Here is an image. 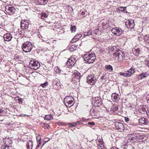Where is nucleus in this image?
I'll list each match as a JSON object with an SVG mask.
<instances>
[{
	"mask_svg": "<svg viewBox=\"0 0 149 149\" xmlns=\"http://www.w3.org/2000/svg\"><path fill=\"white\" fill-rule=\"evenodd\" d=\"M142 135L138 134H129L127 138L128 139L127 141L128 142L133 143L136 142V141H141V139Z\"/></svg>",
	"mask_w": 149,
	"mask_h": 149,
	"instance_id": "obj_1",
	"label": "nucleus"
},
{
	"mask_svg": "<svg viewBox=\"0 0 149 149\" xmlns=\"http://www.w3.org/2000/svg\"><path fill=\"white\" fill-rule=\"evenodd\" d=\"M83 57L84 61L89 64L93 63L96 58L94 53L86 54L84 55Z\"/></svg>",
	"mask_w": 149,
	"mask_h": 149,
	"instance_id": "obj_2",
	"label": "nucleus"
},
{
	"mask_svg": "<svg viewBox=\"0 0 149 149\" xmlns=\"http://www.w3.org/2000/svg\"><path fill=\"white\" fill-rule=\"evenodd\" d=\"M33 48L31 43L29 41H26L23 44L22 48L24 52H29L31 51Z\"/></svg>",
	"mask_w": 149,
	"mask_h": 149,
	"instance_id": "obj_3",
	"label": "nucleus"
},
{
	"mask_svg": "<svg viewBox=\"0 0 149 149\" xmlns=\"http://www.w3.org/2000/svg\"><path fill=\"white\" fill-rule=\"evenodd\" d=\"M92 104L95 107H99L102 104V101L99 97H93L92 99Z\"/></svg>",
	"mask_w": 149,
	"mask_h": 149,
	"instance_id": "obj_4",
	"label": "nucleus"
},
{
	"mask_svg": "<svg viewBox=\"0 0 149 149\" xmlns=\"http://www.w3.org/2000/svg\"><path fill=\"white\" fill-rule=\"evenodd\" d=\"M40 66V64L37 61L32 60L30 62L29 67L31 69L36 70L38 69Z\"/></svg>",
	"mask_w": 149,
	"mask_h": 149,
	"instance_id": "obj_5",
	"label": "nucleus"
},
{
	"mask_svg": "<svg viewBox=\"0 0 149 149\" xmlns=\"http://www.w3.org/2000/svg\"><path fill=\"white\" fill-rule=\"evenodd\" d=\"M86 79L87 83L91 85L94 84L97 81V77L94 74L88 75Z\"/></svg>",
	"mask_w": 149,
	"mask_h": 149,
	"instance_id": "obj_6",
	"label": "nucleus"
},
{
	"mask_svg": "<svg viewBox=\"0 0 149 149\" xmlns=\"http://www.w3.org/2000/svg\"><path fill=\"white\" fill-rule=\"evenodd\" d=\"M115 58L118 57V59L119 61H122L125 59V54L122 50H118L117 54L114 56Z\"/></svg>",
	"mask_w": 149,
	"mask_h": 149,
	"instance_id": "obj_7",
	"label": "nucleus"
},
{
	"mask_svg": "<svg viewBox=\"0 0 149 149\" xmlns=\"http://www.w3.org/2000/svg\"><path fill=\"white\" fill-rule=\"evenodd\" d=\"M125 25L128 29H132L134 28L135 26L134 21L132 19L127 20L125 22Z\"/></svg>",
	"mask_w": 149,
	"mask_h": 149,
	"instance_id": "obj_8",
	"label": "nucleus"
},
{
	"mask_svg": "<svg viewBox=\"0 0 149 149\" xmlns=\"http://www.w3.org/2000/svg\"><path fill=\"white\" fill-rule=\"evenodd\" d=\"M116 129L120 132H122L125 129L123 123L116 122L115 124Z\"/></svg>",
	"mask_w": 149,
	"mask_h": 149,
	"instance_id": "obj_9",
	"label": "nucleus"
},
{
	"mask_svg": "<svg viewBox=\"0 0 149 149\" xmlns=\"http://www.w3.org/2000/svg\"><path fill=\"white\" fill-rule=\"evenodd\" d=\"M111 31L114 35L116 36H118L121 34L122 30L120 28L115 27L113 28L111 30Z\"/></svg>",
	"mask_w": 149,
	"mask_h": 149,
	"instance_id": "obj_10",
	"label": "nucleus"
},
{
	"mask_svg": "<svg viewBox=\"0 0 149 149\" xmlns=\"http://www.w3.org/2000/svg\"><path fill=\"white\" fill-rule=\"evenodd\" d=\"M80 74L78 71H74V72H73L72 75V79L74 81H79L80 78Z\"/></svg>",
	"mask_w": 149,
	"mask_h": 149,
	"instance_id": "obj_11",
	"label": "nucleus"
},
{
	"mask_svg": "<svg viewBox=\"0 0 149 149\" xmlns=\"http://www.w3.org/2000/svg\"><path fill=\"white\" fill-rule=\"evenodd\" d=\"M6 11L9 15H11L14 13L15 8L11 5H7L5 7Z\"/></svg>",
	"mask_w": 149,
	"mask_h": 149,
	"instance_id": "obj_12",
	"label": "nucleus"
},
{
	"mask_svg": "<svg viewBox=\"0 0 149 149\" xmlns=\"http://www.w3.org/2000/svg\"><path fill=\"white\" fill-rule=\"evenodd\" d=\"M76 60L74 57L69 59L66 63V65L68 67L70 66H74L76 63Z\"/></svg>",
	"mask_w": 149,
	"mask_h": 149,
	"instance_id": "obj_13",
	"label": "nucleus"
},
{
	"mask_svg": "<svg viewBox=\"0 0 149 149\" xmlns=\"http://www.w3.org/2000/svg\"><path fill=\"white\" fill-rule=\"evenodd\" d=\"M118 50H120L119 49V47L118 46H114L111 47L109 49V51L110 52H111V54H113V56L114 57L117 54Z\"/></svg>",
	"mask_w": 149,
	"mask_h": 149,
	"instance_id": "obj_14",
	"label": "nucleus"
},
{
	"mask_svg": "<svg viewBox=\"0 0 149 149\" xmlns=\"http://www.w3.org/2000/svg\"><path fill=\"white\" fill-rule=\"evenodd\" d=\"M138 122L140 125H146L148 123V119L144 117L140 118L138 120Z\"/></svg>",
	"mask_w": 149,
	"mask_h": 149,
	"instance_id": "obj_15",
	"label": "nucleus"
},
{
	"mask_svg": "<svg viewBox=\"0 0 149 149\" xmlns=\"http://www.w3.org/2000/svg\"><path fill=\"white\" fill-rule=\"evenodd\" d=\"M111 97L112 100L115 102H117L119 100V95L116 93H112Z\"/></svg>",
	"mask_w": 149,
	"mask_h": 149,
	"instance_id": "obj_16",
	"label": "nucleus"
},
{
	"mask_svg": "<svg viewBox=\"0 0 149 149\" xmlns=\"http://www.w3.org/2000/svg\"><path fill=\"white\" fill-rule=\"evenodd\" d=\"M3 38L5 41H9L11 40L12 36L10 33H7L4 35Z\"/></svg>",
	"mask_w": 149,
	"mask_h": 149,
	"instance_id": "obj_17",
	"label": "nucleus"
},
{
	"mask_svg": "<svg viewBox=\"0 0 149 149\" xmlns=\"http://www.w3.org/2000/svg\"><path fill=\"white\" fill-rule=\"evenodd\" d=\"M60 82L59 80L58 79H56L54 80L53 82V84L54 86V87L56 89L58 88V87L60 86Z\"/></svg>",
	"mask_w": 149,
	"mask_h": 149,
	"instance_id": "obj_18",
	"label": "nucleus"
},
{
	"mask_svg": "<svg viewBox=\"0 0 149 149\" xmlns=\"http://www.w3.org/2000/svg\"><path fill=\"white\" fill-rule=\"evenodd\" d=\"M149 75L147 72H142L140 74L138 75V78L139 79H142L143 78L146 77Z\"/></svg>",
	"mask_w": 149,
	"mask_h": 149,
	"instance_id": "obj_19",
	"label": "nucleus"
},
{
	"mask_svg": "<svg viewBox=\"0 0 149 149\" xmlns=\"http://www.w3.org/2000/svg\"><path fill=\"white\" fill-rule=\"evenodd\" d=\"M64 104L66 107H70L74 103V100H72L69 102H64Z\"/></svg>",
	"mask_w": 149,
	"mask_h": 149,
	"instance_id": "obj_20",
	"label": "nucleus"
},
{
	"mask_svg": "<svg viewBox=\"0 0 149 149\" xmlns=\"http://www.w3.org/2000/svg\"><path fill=\"white\" fill-rule=\"evenodd\" d=\"M81 36V35L80 34H77L72 40L71 42H76L77 40H79Z\"/></svg>",
	"mask_w": 149,
	"mask_h": 149,
	"instance_id": "obj_21",
	"label": "nucleus"
},
{
	"mask_svg": "<svg viewBox=\"0 0 149 149\" xmlns=\"http://www.w3.org/2000/svg\"><path fill=\"white\" fill-rule=\"evenodd\" d=\"M98 113L97 111L93 109H91L90 110V114L92 116H96Z\"/></svg>",
	"mask_w": 149,
	"mask_h": 149,
	"instance_id": "obj_22",
	"label": "nucleus"
},
{
	"mask_svg": "<svg viewBox=\"0 0 149 149\" xmlns=\"http://www.w3.org/2000/svg\"><path fill=\"white\" fill-rule=\"evenodd\" d=\"M36 140L37 142L39 143L36 148H38L40 146L41 142V137L38 134L36 136Z\"/></svg>",
	"mask_w": 149,
	"mask_h": 149,
	"instance_id": "obj_23",
	"label": "nucleus"
},
{
	"mask_svg": "<svg viewBox=\"0 0 149 149\" xmlns=\"http://www.w3.org/2000/svg\"><path fill=\"white\" fill-rule=\"evenodd\" d=\"M127 7H120L119 8H117L116 9V10L118 12H119V11H123V12L124 13H127V11L126 10V8Z\"/></svg>",
	"mask_w": 149,
	"mask_h": 149,
	"instance_id": "obj_24",
	"label": "nucleus"
},
{
	"mask_svg": "<svg viewBox=\"0 0 149 149\" xmlns=\"http://www.w3.org/2000/svg\"><path fill=\"white\" fill-rule=\"evenodd\" d=\"M74 100V99L72 96H67L64 99V102H67L72 101Z\"/></svg>",
	"mask_w": 149,
	"mask_h": 149,
	"instance_id": "obj_25",
	"label": "nucleus"
},
{
	"mask_svg": "<svg viewBox=\"0 0 149 149\" xmlns=\"http://www.w3.org/2000/svg\"><path fill=\"white\" fill-rule=\"evenodd\" d=\"M126 72L128 73V74H130V76L134 73V69L132 67H131Z\"/></svg>",
	"mask_w": 149,
	"mask_h": 149,
	"instance_id": "obj_26",
	"label": "nucleus"
},
{
	"mask_svg": "<svg viewBox=\"0 0 149 149\" xmlns=\"http://www.w3.org/2000/svg\"><path fill=\"white\" fill-rule=\"evenodd\" d=\"M132 52L134 55L137 56L140 53V50L139 48L134 49L132 50Z\"/></svg>",
	"mask_w": 149,
	"mask_h": 149,
	"instance_id": "obj_27",
	"label": "nucleus"
},
{
	"mask_svg": "<svg viewBox=\"0 0 149 149\" xmlns=\"http://www.w3.org/2000/svg\"><path fill=\"white\" fill-rule=\"evenodd\" d=\"M33 146V143L31 141H29L26 144V146L28 149H29L31 147L32 148Z\"/></svg>",
	"mask_w": 149,
	"mask_h": 149,
	"instance_id": "obj_28",
	"label": "nucleus"
},
{
	"mask_svg": "<svg viewBox=\"0 0 149 149\" xmlns=\"http://www.w3.org/2000/svg\"><path fill=\"white\" fill-rule=\"evenodd\" d=\"M111 104V102L108 100H107L106 101L105 103L103 106L106 108H109L110 107V105Z\"/></svg>",
	"mask_w": 149,
	"mask_h": 149,
	"instance_id": "obj_29",
	"label": "nucleus"
},
{
	"mask_svg": "<svg viewBox=\"0 0 149 149\" xmlns=\"http://www.w3.org/2000/svg\"><path fill=\"white\" fill-rule=\"evenodd\" d=\"M25 23H27V21L24 20H22L21 22V27L22 29H24Z\"/></svg>",
	"mask_w": 149,
	"mask_h": 149,
	"instance_id": "obj_30",
	"label": "nucleus"
},
{
	"mask_svg": "<svg viewBox=\"0 0 149 149\" xmlns=\"http://www.w3.org/2000/svg\"><path fill=\"white\" fill-rule=\"evenodd\" d=\"M105 68L107 70H109V72H111L113 70L112 67L110 65H106Z\"/></svg>",
	"mask_w": 149,
	"mask_h": 149,
	"instance_id": "obj_31",
	"label": "nucleus"
},
{
	"mask_svg": "<svg viewBox=\"0 0 149 149\" xmlns=\"http://www.w3.org/2000/svg\"><path fill=\"white\" fill-rule=\"evenodd\" d=\"M53 118L52 116L51 115H47L45 116V120H52Z\"/></svg>",
	"mask_w": 149,
	"mask_h": 149,
	"instance_id": "obj_32",
	"label": "nucleus"
},
{
	"mask_svg": "<svg viewBox=\"0 0 149 149\" xmlns=\"http://www.w3.org/2000/svg\"><path fill=\"white\" fill-rule=\"evenodd\" d=\"M77 47V45H73L70 47V49L71 51H73L74 50H76Z\"/></svg>",
	"mask_w": 149,
	"mask_h": 149,
	"instance_id": "obj_33",
	"label": "nucleus"
},
{
	"mask_svg": "<svg viewBox=\"0 0 149 149\" xmlns=\"http://www.w3.org/2000/svg\"><path fill=\"white\" fill-rule=\"evenodd\" d=\"M120 74L121 75L125 77H130V74H128V73H127L126 72L125 73L122 72H120Z\"/></svg>",
	"mask_w": 149,
	"mask_h": 149,
	"instance_id": "obj_34",
	"label": "nucleus"
},
{
	"mask_svg": "<svg viewBox=\"0 0 149 149\" xmlns=\"http://www.w3.org/2000/svg\"><path fill=\"white\" fill-rule=\"evenodd\" d=\"M147 137L144 135H142L141 141H145L147 140Z\"/></svg>",
	"mask_w": 149,
	"mask_h": 149,
	"instance_id": "obj_35",
	"label": "nucleus"
},
{
	"mask_svg": "<svg viewBox=\"0 0 149 149\" xmlns=\"http://www.w3.org/2000/svg\"><path fill=\"white\" fill-rule=\"evenodd\" d=\"M98 146V148L99 149H103L104 148V145L101 143H99V144H97Z\"/></svg>",
	"mask_w": 149,
	"mask_h": 149,
	"instance_id": "obj_36",
	"label": "nucleus"
},
{
	"mask_svg": "<svg viewBox=\"0 0 149 149\" xmlns=\"http://www.w3.org/2000/svg\"><path fill=\"white\" fill-rule=\"evenodd\" d=\"M47 16L48 15L46 13H44L41 15L40 17L42 19H44L45 18L47 17Z\"/></svg>",
	"mask_w": 149,
	"mask_h": 149,
	"instance_id": "obj_37",
	"label": "nucleus"
},
{
	"mask_svg": "<svg viewBox=\"0 0 149 149\" xmlns=\"http://www.w3.org/2000/svg\"><path fill=\"white\" fill-rule=\"evenodd\" d=\"M143 40H144V41L145 42L149 38V35H145L144 36H143Z\"/></svg>",
	"mask_w": 149,
	"mask_h": 149,
	"instance_id": "obj_38",
	"label": "nucleus"
},
{
	"mask_svg": "<svg viewBox=\"0 0 149 149\" xmlns=\"http://www.w3.org/2000/svg\"><path fill=\"white\" fill-rule=\"evenodd\" d=\"M76 26H72L70 29L71 31L72 32L75 31L76 30Z\"/></svg>",
	"mask_w": 149,
	"mask_h": 149,
	"instance_id": "obj_39",
	"label": "nucleus"
},
{
	"mask_svg": "<svg viewBox=\"0 0 149 149\" xmlns=\"http://www.w3.org/2000/svg\"><path fill=\"white\" fill-rule=\"evenodd\" d=\"M43 127L45 129L49 128L50 127L49 125L47 124L44 123L43 125Z\"/></svg>",
	"mask_w": 149,
	"mask_h": 149,
	"instance_id": "obj_40",
	"label": "nucleus"
},
{
	"mask_svg": "<svg viewBox=\"0 0 149 149\" xmlns=\"http://www.w3.org/2000/svg\"><path fill=\"white\" fill-rule=\"evenodd\" d=\"M48 84V83L47 82H46L45 83L42 84L41 85V86L43 88H45Z\"/></svg>",
	"mask_w": 149,
	"mask_h": 149,
	"instance_id": "obj_41",
	"label": "nucleus"
},
{
	"mask_svg": "<svg viewBox=\"0 0 149 149\" xmlns=\"http://www.w3.org/2000/svg\"><path fill=\"white\" fill-rule=\"evenodd\" d=\"M143 38V35H141L138 38V40L139 41H141L142 40Z\"/></svg>",
	"mask_w": 149,
	"mask_h": 149,
	"instance_id": "obj_42",
	"label": "nucleus"
},
{
	"mask_svg": "<svg viewBox=\"0 0 149 149\" xmlns=\"http://www.w3.org/2000/svg\"><path fill=\"white\" fill-rule=\"evenodd\" d=\"M98 29H96L93 31V33L95 35H97L98 33Z\"/></svg>",
	"mask_w": 149,
	"mask_h": 149,
	"instance_id": "obj_43",
	"label": "nucleus"
},
{
	"mask_svg": "<svg viewBox=\"0 0 149 149\" xmlns=\"http://www.w3.org/2000/svg\"><path fill=\"white\" fill-rule=\"evenodd\" d=\"M25 27H24V29H26L28 28L29 27V24L27 22V23H25Z\"/></svg>",
	"mask_w": 149,
	"mask_h": 149,
	"instance_id": "obj_44",
	"label": "nucleus"
},
{
	"mask_svg": "<svg viewBox=\"0 0 149 149\" xmlns=\"http://www.w3.org/2000/svg\"><path fill=\"white\" fill-rule=\"evenodd\" d=\"M78 123L79 124V122L78 121L77 122H74V123H72V124L73 126H75Z\"/></svg>",
	"mask_w": 149,
	"mask_h": 149,
	"instance_id": "obj_45",
	"label": "nucleus"
},
{
	"mask_svg": "<svg viewBox=\"0 0 149 149\" xmlns=\"http://www.w3.org/2000/svg\"><path fill=\"white\" fill-rule=\"evenodd\" d=\"M23 99L21 98H19L18 99V100L19 101V103H21L22 104L23 103Z\"/></svg>",
	"mask_w": 149,
	"mask_h": 149,
	"instance_id": "obj_46",
	"label": "nucleus"
},
{
	"mask_svg": "<svg viewBox=\"0 0 149 149\" xmlns=\"http://www.w3.org/2000/svg\"><path fill=\"white\" fill-rule=\"evenodd\" d=\"M86 32L87 33H88V36L91 35L92 33V31L91 30H89L88 31Z\"/></svg>",
	"mask_w": 149,
	"mask_h": 149,
	"instance_id": "obj_47",
	"label": "nucleus"
},
{
	"mask_svg": "<svg viewBox=\"0 0 149 149\" xmlns=\"http://www.w3.org/2000/svg\"><path fill=\"white\" fill-rule=\"evenodd\" d=\"M58 124L62 126L65 125H66L67 124L66 123H63L61 122H59Z\"/></svg>",
	"mask_w": 149,
	"mask_h": 149,
	"instance_id": "obj_48",
	"label": "nucleus"
},
{
	"mask_svg": "<svg viewBox=\"0 0 149 149\" xmlns=\"http://www.w3.org/2000/svg\"><path fill=\"white\" fill-rule=\"evenodd\" d=\"M145 63L147 66L149 67V61L148 60H146L145 61Z\"/></svg>",
	"mask_w": 149,
	"mask_h": 149,
	"instance_id": "obj_49",
	"label": "nucleus"
},
{
	"mask_svg": "<svg viewBox=\"0 0 149 149\" xmlns=\"http://www.w3.org/2000/svg\"><path fill=\"white\" fill-rule=\"evenodd\" d=\"M88 124L89 125H94L95 123L93 122H88Z\"/></svg>",
	"mask_w": 149,
	"mask_h": 149,
	"instance_id": "obj_50",
	"label": "nucleus"
},
{
	"mask_svg": "<svg viewBox=\"0 0 149 149\" xmlns=\"http://www.w3.org/2000/svg\"><path fill=\"white\" fill-rule=\"evenodd\" d=\"M3 110L2 109H0V116H3Z\"/></svg>",
	"mask_w": 149,
	"mask_h": 149,
	"instance_id": "obj_51",
	"label": "nucleus"
},
{
	"mask_svg": "<svg viewBox=\"0 0 149 149\" xmlns=\"http://www.w3.org/2000/svg\"><path fill=\"white\" fill-rule=\"evenodd\" d=\"M118 106H115L114 107V108H113L114 110L115 111H116L118 110Z\"/></svg>",
	"mask_w": 149,
	"mask_h": 149,
	"instance_id": "obj_52",
	"label": "nucleus"
},
{
	"mask_svg": "<svg viewBox=\"0 0 149 149\" xmlns=\"http://www.w3.org/2000/svg\"><path fill=\"white\" fill-rule=\"evenodd\" d=\"M67 125H69V127H73L72 124V123H68Z\"/></svg>",
	"mask_w": 149,
	"mask_h": 149,
	"instance_id": "obj_53",
	"label": "nucleus"
},
{
	"mask_svg": "<svg viewBox=\"0 0 149 149\" xmlns=\"http://www.w3.org/2000/svg\"><path fill=\"white\" fill-rule=\"evenodd\" d=\"M101 78L102 79H106V77L104 76H103L101 77Z\"/></svg>",
	"mask_w": 149,
	"mask_h": 149,
	"instance_id": "obj_54",
	"label": "nucleus"
},
{
	"mask_svg": "<svg viewBox=\"0 0 149 149\" xmlns=\"http://www.w3.org/2000/svg\"><path fill=\"white\" fill-rule=\"evenodd\" d=\"M148 117L149 118V110H148V111H146Z\"/></svg>",
	"mask_w": 149,
	"mask_h": 149,
	"instance_id": "obj_55",
	"label": "nucleus"
},
{
	"mask_svg": "<svg viewBox=\"0 0 149 149\" xmlns=\"http://www.w3.org/2000/svg\"><path fill=\"white\" fill-rule=\"evenodd\" d=\"M129 121V119L128 118H125V121L126 122H128Z\"/></svg>",
	"mask_w": 149,
	"mask_h": 149,
	"instance_id": "obj_56",
	"label": "nucleus"
},
{
	"mask_svg": "<svg viewBox=\"0 0 149 149\" xmlns=\"http://www.w3.org/2000/svg\"><path fill=\"white\" fill-rule=\"evenodd\" d=\"M10 146H6L5 147V148H3V149H9V148Z\"/></svg>",
	"mask_w": 149,
	"mask_h": 149,
	"instance_id": "obj_57",
	"label": "nucleus"
},
{
	"mask_svg": "<svg viewBox=\"0 0 149 149\" xmlns=\"http://www.w3.org/2000/svg\"><path fill=\"white\" fill-rule=\"evenodd\" d=\"M110 149H119L118 148H117L114 147H113L112 148H111Z\"/></svg>",
	"mask_w": 149,
	"mask_h": 149,
	"instance_id": "obj_58",
	"label": "nucleus"
},
{
	"mask_svg": "<svg viewBox=\"0 0 149 149\" xmlns=\"http://www.w3.org/2000/svg\"><path fill=\"white\" fill-rule=\"evenodd\" d=\"M146 43L149 44V38L145 42Z\"/></svg>",
	"mask_w": 149,
	"mask_h": 149,
	"instance_id": "obj_59",
	"label": "nucleus"
},
{
	"mask_svg": "<svg viewBox=\"0 0 149 149\" xmlns=\"http://www.w3.org/2000/svg\"><path fill=\"white\" fill-rule=\"evenodd\" d=\"M84 36H88V33H87L86 32H85L84 33Z\"/></svg>",
	"mask_w": 149,
	"mask_h": 149,
	"instance_id": "obj_60",
	"label": "nucleus"
},
{
	"mask_svg": "<svg viewBox=\"0 0 149 149\" xmlns=\"http://www.w3.org/2000/svg\"><path fill=\"white\" fill-rule=\"evenodd\" d=\"M147 84L149 85V80H148L147 81Z\"/></svg>",
	"mask_w": 149,
	"mask_h": 149,
	"instance_id": "obj_61",
	"label": "nucleus"
},
{
	"mask_svg": "<svg viewBox=\"0 0 149 149\" xmlns=\"http://www.w3.org/2000/svg\"><path fill=\"white\" fill-rule=\"evenodd\" d=\"M142 110L143 111V110L144 112H145V109H142Z\"/></svg>",
	"mask_w": 149,
	"mask_h": 149,
	"instance_id": "obj_62",
	"label": "nucleus"
},
{
	"mask_svg": "<svg viewBox=\"0 0 149 149\" xmlns=\"http://www.w3.org/2000/svg\"><path fill=\"white\" fill-rule=\"evenodd\" d=\"M84 12H82V15H83L84 14Z\"/></svg>",
	"mask_w": 149,
	"mask_h": 149,
	"instance_id": "obj_63",
	"label": "nucleus"
},
{
	"mask_svg": "<svg viewBox=\"0 0 149 149\" xmlns=\"http://www.w3.org/2000/svg\"><path fill=\"white\" fill-rule=\"evenodd\" d=\"M59 71L61 73V71L60 70H59Z\"/></svg>",
	"mask_w": 149,
	"mask_h": 149,
	"instance_id": "obj_64",
	"label": "nucleus"
}]
</instances>
